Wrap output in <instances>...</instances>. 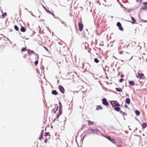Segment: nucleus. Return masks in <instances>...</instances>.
I'll use <instances>...</instances> for the list:
<instances>
[{"mask_svg": "<svg viewBox=\"0 0 147 147\" xmlns=\"http://www.w3.org/2000/svg\"><path fill=\"white\" fill-rule=\"evenodd\" d=\"M131 58H132V57H131V58H127V59L129 60H130L131 59Z\"/></svg>", "mask_w": 147, "mask_h": 147, "instance_id": "38", "label": "nucleus"}, {"mask_svg": "<svg viewBox=\"0 0 147 147\" xmlns=\"http://www.w3.org/2000/svg\"><path fill=\"white\" fill-rule=\"evenodd\" d=\"M48 140L46 139L45 140V143H47V140Z\"/></svg>", "mask_w": 147, "mask_h": 147, "instance_id": "37", "label": "nucleus"}, {"mask_svg": "<svg viewBox=\"0 0 147 147\" xmlns=\"http://www.w3.org/2000/svg\"><path fill=\"white\" fill-rule=\"evenodd\" d=\"M143 135L144 136V134H143Z\"/></svg>", "mask_w": 147, "mask_h": 147, "instance_id": "43", "label": "nucleus"}, {"mask_svg": "<svg viewBox=\"0 0 147 147\" xmlns=\"http://www.w3.org/2000/svg\"><path fill=\"white\" fill-rule=\"evenodd\" d=\"M43 130H42L41 134H40V137L38 138V139L40 140L42 138V137H43Z\"/></svg>", "mask_w": 147, "mask_h": 147, "instance_id": "18", "label": "nucleus"}, {"mask_svg": "<svg viewBox=\"0 0 147 147\" xmlns=\"http://www.w3.org/2000/svg\"><path fill=\"white\" fill-rule=\"evenodd\" d=\"M98 132L99 130L97 128H93L91 127H90L88 129L87 133L85 136H87L88 134L96 133Z\"/></svg>", "mask_w": 147, "mask_h": 147, "instance_id": "1", "label": "nucleus"}, {"mask_svg": "<svg viewBox=\"0 0 147 147\" xmlns=\"http://www.w3.org/2000/svg\"><path fill=\"white\" fill-rule=\"evenodd\" d=\"M50 13L53 16L54 15V14L53 13H52L51 12V13Z\"/></svg>", "mask_w": 147, "mask_h": 147, "instance_id": "42", "label": "nucleus"}, {"mask_svg": "<svg viewBox=\"0 0 147 147\" xmlns=\"http://www.w3.org/2000/svg\"><path fill=\"white\" fill-rule=\"evenodd\" d=\"M125 107L126 108H128V106L126 105H124Z\"/></svg>", "mask_w": 147, "mask_h": 147, "instance_id": "40", "label": "nucleus"}, {"mask_svg": "<svg viewBox=\"0 0 147 147\" xmlns=\"http://www.w3.org/2000/svg\"><path fill=\"white\" fill-rule=\"evenodd\" d=\"M138 76L139 78L141 79H144L145 78V77L144 74L142 73H139L138 74Z\"/></svg>", "mask_w": 147, "mask_h": 147, "instance_id": "7", "label": "nucleus"}, {"mask_svg": "<svg viewBox=\"0 0 147 147\" xmlns=\"http://www.w3.org/2000/svg\"><path fill=\"white\" fill-rule=\"evenodd\" d=\"M102 107L100 106H98L96 108V110H102Z\"/></svg>", "mask_w": 147, "mask_h": 147, "instance_id": "26", "label": "nucleus"}, {"mask_svg": "<svg viewBox=\"0 0 147 147\" xmlns=\"http://www.w3.org/2000/svg\"><path fill=\"white\" fill-rule=\"evenodd\" d=\"M143 128H144L147 126V124L146 123H143L142 125Z\"/></svg>", "mask_w": 147, "mask_h": 147, "instance_id": "19", "label": "nucleus"}, {"mask_svg": "<svg viewBox=\"0 0 147 147\" xmlns=\"http://www.w3.org/2000/svg\"><path fill=\"white\" fill-rule=\"evenodd\" d=\"M114 109L115 111H120V108L119 107H115Z\"/></svg>", "mask_w": 147, "mask_h": 147, "instance_id": "25", "label": "nucleus"}, {"mask_svg": "<svg viewBox=\"0 0 147 147\" xmlns=\"http://www.w3.org/2000/svg\"><path fill=\"white\" fill-rule=\"evenodd\" d=\"M44 8L46 9V11H47L48 12V13H51V12L50 11H49V10H47V9H46V8H45V7H44Z\"/></svg>", "mask_w": 147, "mask_h": 147, "instance_id": "34", "label": "nucleus"}, {"mask_svg": "<svg viewBox=\"0 0 147 147\" xmlns=\"http://www.w3.org/2000/svg\"><path fill=\"white\" fill-rule=\"evenodd\" d=\"M44 8L46 9V11H47L48 12V13H51V12L50 11H49V10H47V9H46V8H45V7H44Z\"/></svg>", "mask_w": 147, "mask_h": 147, "instance_id": "35", "label": "nucleus"}, {"mask_svg": "<svg viewBox=\"0 0 147 147\" xmlns=\"http://www.w3.org/2000/svg\"><path fill=\"white\" fill-rule=\"evenodd\" d=\"M131 20H132V22H131L133 24H134V23H135L136 20V19L133 17L132 16H131Z\"/></svg>", "mask_w": 147, "mask_h": 147, "instance_id": "17", "label": "nucleus"}, {"mask_svg": "<svg viewBox=\"0 0 147 147\" xmlns=\"http://www.w3.org/2000/svg\"><path fill=\"white\" fill-rule=\"evenodd\" d=\"M123 81H124V79L123 78L119 80V82H123Z\"/></svg>", "mask_w": 147, "mask_h": 147, "instance_id": "33", "label": "nucleus"}, {"mask_svg": "<svg viewBox=\"0 0 147 147\" xmlns=\"http://www.w3.org/2000/svg\"><path fill=\"white\" fill-rule=\"evenodd\" d=\"M7 13H3L2 15V17L3 18H4L5 17V16H6Z\"/></svg>", "mask_w": 147, "mask_h": 147, "instance_id": "29", "label": "nucleus"}, {"mask_svg": "<svg viewBox=\"0 0 147 147\" xmlns=\"http://www.w3.org/2000/svg\"><path fill=\"white\" fill-rule=\"evenodd\" d=\"M143 4L144 5L146 6L147 5V2H144L143 3Z\"/></svg>", "mask_w": 147, "mask_h": 147, "instance_id": "32", "label": "nucleus"}, {"mask_svg": "<svg viewBox=\"0 0 147 147\" xmlns=\"http://www.w3.org/2000/svg\"><path fill=\"white\" fill-rule=\"evenodd\" d=\"M27 52L28 54H31L34 53V52L33 51H32L30 49L27 50Z\"/></svg>", "mask_w": 147, "mask_h": 147, "instance_id": "14", "label": "nucleus"}, {"mask_svg": "<svg viewBox=\"0 0 147 147\" xmlns=\"http://www.w3.org/2000/svg\"><path fill=\"white\" fill-rule=\"evenodd\" d=\"M135 113L136 114V115L137 116H138L140 114V113L139 111L138 110H136L135 111Z\"/></svg>", "mask_w": 147, "mask_h": 147, "instance_id": "27", "label": "nucleus"}, {"mask_svg": "<svg viewBox=\"0 0 147 147\" xmlns=\"http://www.w3.org/2000/svg\"><path fill=\"white\" fill-rule=\"evenodd\" d=\"M115 89L117 91L119 92H122V90L121 89V88H116Z\"/></svg>", "mask_w": 147, "mask_h": 147, "instance_id": "21", "label": "nucleus"}, {"mask_svg": "<svg viewBox=\"0 0 147 147\" xmlns=\"http://www.w3.org/2000/svg\"><path fill=\"white\" fill-rule=\"evenodd\" d=\"M117 26L119 27V29L121 30H123V28L121 26V24L119 22H118L117 24Z\"/></svg>", "mask_w": 147, "mask_h": 147, "instance_id": "6", "label": "nucleus"}, {"mask_svg": "<svg viewBox=\"0 0 147 147\" xmlns=\"http://www.w3.org/2000/svg\"><path fill=\"white\" fill-rule=\"evenodd\" d=\"M37 55V57L36 58V59L37 60L36 61L34 62L35 64L36 65L38 64V62L39 56H38V55Z\"/></svg>", "mask_w": 147, "mask_h": 147, "instance_id": "12", "label": "nucleus"}, {"mask_svg": "<svg viewBox=\"0 0 147 147\" xmlns=\"http://www.w3.org/2000/svg\"><path fill=\"white\" fill-rule=\"evenodd\" d=\"M26 29L25 28L23 27V26H22L21 28H20V31L22 32H25L26 31Z\"/></svg>", "mask_w": 147, "mask_h": 147, "instance_id": "13", "label": "nucleus"}, {"mask_svg": "<svg viewBox=\"0 0 147 147\" xmlns=\"http://www.w3.org/2000/svg\"><path fill=\"white\" fill-rule=\"evenodd\" d=\"M45 138L48 140L50 138L51 136L49 134V133L48 132L46 133L45 135Z\"/></svg>", "mask_w": 147, "mask_h": 147, "instance_id": "9", "label": "nucleus"}, {"mask_svg": "<svg viewBox=\"0 0 147 147\" xmlns=\"http://www.w3.org/2000/svg\"><path fill=\"white\" fill-rule=\"evenodd\" d=\"M59 90L60 91L63 93L65 92V90L64 88L62 86H60L59 87Z\"/></svg>", "mask_w": 147, "mask_h": 147, "instance_id": "10", "label": "nucleus"}, {"mask_svg": "<svg viewBox=\"0 0 147 147\" xmlns=\"http://www.w3.org/2000/svg\"><path fill=\"white\" fill-rule=\"evenodd\" d=\"M117 1H118V0H117Z\"/></svg>", "mask_w": 147, "mask_h": 147, "instance_id": "44", "label": "nucleus"}, {"mask_svg": "<svg viewBox=\"0 0 147 147\" xmlns=\"http://www.w3.org/2000/svg\"><path fill=\"white\" fill-rule=\"evenodd\" d=\"M111 103L113 107H119L120 106V105L119 102L116 101H111Z\"/></svg>", "mask_w": 147, "mask_h": 147, "instance_id": "2", "label": "nucleus"}, {"mask_svg": "<svg viewBox=\"0 0 147 147\" xmlns=\"http://www.w3.org/2000/svg\"><path fill=\"white\" fill-rule=\"evenodd\" d=\"M26 47L22 48L21 49V51L22 52H24L26 51Z\"/></svg>", "mask_w": 147, "mask_h": 147, "instance_id": "31", "label": "nucleus"}, {"mask_svg": "<svg viewBox=\"0 0 147 147\" xmlns=\"http://www.w3.org/2000/svg\"><path fill=\"white\" fill-rule=\"evenodd\" d=\"M59 114L57 116V117L58 118L59 116L61 115L62 112V109H61L62 107V106L61 105V102L59 103Z\"/></svg>", "mask_w": 147, "mask_h": 147, "instance_id": "4", "label": "nucleus"}, {"mask_svg": "<svg viewBox=\"0 0 147 147\" xmlns=\"http://www.w3.org/2000/svg\"><path fill=\"white\" fill-rule=\"evenodd\" d=\"M129 84L131 86H133L134 85V82L133 81H129Z\"/></svg>", "mask_w": 147, "mask_h": 147, "instance_id": "23", "label": "nucleus"}, {"mask_svg": "<svg viewBox=\"0 0 147 147\" xmlns=\"http://www.w3.org/2000/svg\"><path fill=\"white\" fill-rule=\"evenodd\" d=\"M120 113H124L123 112H122V111H120Z\"/></svg>", "mask_w": 147, "mask_h": 147, "instance_id": "41", "label": "nucleus"}, {"mask_svg": "<svg viewBox=\"0 0 147 147\" xmlns=\"http://www.w3.org/2000/svg\"><path fill=\"white\" fill-rule=\"evenodd\" d=\"M141 10H147V6H142L141 7L140 9Z\"/></svg>", "mask_w": 147, "mask_h": 147, "instance_id": "15", "label": "nucleus"}, {"mask_svg": "<svg viewBox=\"0 0 147 147\" xmlns=\"http://www.w3.org/2000/svg\"><path fill=\"white\" fill-rule=\"evenodd\" d=\"M43 47L47 51H48V49L45 47H44V46H43Z\"/></svg>", "mask_w": 147, "mask_h": 147, "instance_id": "36", "label": "nucleus"}, {"mask_svg": "<svg viewBox=\"0 0 147 147\" xmlns=\"http://www.w3.org/2000/svg\"><path fill=\"white\" fill-rule=\"evenodd\" d=\"M121 78H123L124 77V75L123 74H121Z\"/></svg>", "mask_w": 147, "mask_h": 147, "instance_id": "39", "label": "nucleus"}, {"mask_svg": "<svg viewBox=\"0 0 147 147\" xmlns=\"http://www.w3.org/2000/svg\"><path fill=\"white\" fill-rule=\"evenodd\" d=\"M52 93L53 94L57 95V92L56 90H53L52 91Z\"/></svg>", "mask_w": 147, "mask_h": 147, "instance_id": "22", "label": "nucleus"}, {"mask_svg": "<svg viewBox=\"0 0 147 147\" xmlns=\"http://www.w3.org/2000/svg\"><path fill=\"white\" fill-rule=\"evenodd\" d=\"M14 28L17 31H18L19 30L17 26L15 25L14 26Z\"/></svg>", "mask_w": 147, "mask_h": 147, "instance_id": "28", "label": "nucleus"}, {"mask_svg": "<svg viewBox=\"0 0 147 147\" xmlns=\"http://www.w3.org/2000/svg\"><path fill=\"white\" fill-rule=\"evenodd\" d=\"M58 107H56L54 108L52 110V113H55L58 110Z\"/></svg>", "mask_w": 147, "mask_h": 147, "instance_id": "11", "label": "nucleus"}, {"mask_svg": "<svg viewBox=\"0 0 147 147\" xmlns=\"http://www.w3.org/2000/svg\"><path fill=\"white\" fill-rule=\"evenodd\" d=\"M94 62L96 63H98L99 62V60L97 58H95L94 59Z\"/></svg>", "mask_w": 147, "mask_h": 147, "instance_id": "30", "label": "nucleus"}, {"mask_svg": "<svg viewBox=\"0 0 147 147\" xmlns=\"http://www.w3.org/2000/svg\"><path fill=\"white\" fill-rule=\"evenodd\" d=\"M102 100L103 105L107 106L109 105V102L107 101V100L106 98H104L102 99Z\"/></svg>", "mask_w": 147, "mask_h": 147, "instance_id": "3", "label": "nucleus"}, {"mask_svg": "<svg viewBox=\"0 0 147 147\" xmlns=\"http://www.w3.org/2000/svg\"><path fill=\"white\" fill-rule=\"evenodd\" d=\"M78 26L79 27V29L80 31H81L83 29V26L82 23H78Z\"/></svg>", "mask_w": 147, "mask_h": 147, "instance_id": "8", "label": "nucleus"}, {"mask_svg": "<svg viewBox=\"0 0 147 147\" xmlns=\"http://www.w3.org/2000/svg\"><path fill=\"white\" fill-rule=\"evenodd\" d=\"M136 2L139 4V6H140L142 3V0H136Z\"/></svg>", "mask_w": 147, "mask_h": 147, "instance_id": "20", "label": "nucleus"}, {"mask_svg": "<svg viewBox=\"0 0 147 147\" xmlns=\"http://www.w3.org/2000/svg\"><path fill=\"white\" fill-rule=\"evenodd\" d=\"M106 138L113 144H115V139L114 138H111L109 136H107Z\"/></svg>", "mask_w": 147, "mask_h": 147, "instance_id": "5", "label": "nucleus"}, {"mask_svg": "<svg viewBox=\"0 0 147 147\" xmlns=\"http://www.w3.org/2000/svg\"><path fill=\"white\" fill-rule=\"evenodd\" d=\"M125 102L128 104H130V100L129 98H127L125 100Z\"/></svg>", "mask_w": 147, "mask_h": 147, "instance_id": "16", "label": "nucleus"}, {"mask_svg": "<svg viewBox=\"0 0 147 147\" xmlns=\"http://www.w3.org/2000/svg\"><path fill=\"white\" fill-rule=\"evenodd\" d=\"M88 125H91L93 124L94 122L90 120L88 121Z\"/></svg>", "mask_w": 147, "mask_h": 147, "instance_id": "24", "label": "nucleus"}]
</instances>
